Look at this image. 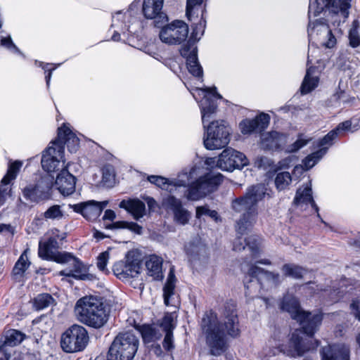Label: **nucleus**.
<instances>
[{"label":"nucleus","mask_w":360,"mask_h":360,"mask_svg":"<svg viewBox=\"0 0 360 360\" xmlns=\"http://www.w3.org/2000/svg\"><path fill=\"white\" fill-rule=\"evenodd\" d=\"M116 214L115 212L112 210H106L105 211L104 215L103 217V220H110L112 221L115 219Z\"/></svg>","instance_id":"obj_63"},{"label":"nucleus","mask_w":360,"mask_h":360,"mask_svg":"<svg viewBox=\"0 0 360 360\" xmlns=\"http://www.w3.org/2000/svg\"><path fill=\"white\" fill-rule=\"evenodd\" d=\"M281 271L283 276L292 277L295 279H300L302 278L307 272V271L303 267L293 264H284L281 268Z\"/></svg>","instance_id":"obj_37"},{"label":"nucleus","mask_w":360,"mask_h":360,"mask_svg":"<svg viewBox=\"0 0 360 360\" xmlns=\"http://www.w3.org/2000/svg\"><path fill=\"white\" fill-rule=\"evenodd\" d=\"M338 137L336 131L331 130L325 136H323L319 142L318 146L322 148L330 147L333 145V141Z\"/></svg>","instance_id":"obj_51"},{"label":"nucleus","mask_w":360,"mask_h":360,"mask_svg":"<svg viewBox=\"0 0 360 360\" xmlns=\"http://www.w3.org/2000/svg\"><path fill=\"white\" fill-rule=\"evenodd\" d=\"M316 4L318 11L316 12L317 13H319L325 7H331L332 11L336 13H339L340 8V4H336L335 0H316Z\"/></svg>","instance_id":"obj_48"},{"label":"nucleus","mask_w":360,"mask_h":360,"mask_svg":"<svg viewBox=\"0 0 360 360\" xmlns=\"http://www.w3.org/2000/svg\"><path fill=\"white\" fill-rule=\"evenodd\" d=\"M223 176L209 173L199 178L191 184L186 191V198L189 200H198L207 194L214 191L222 182Z\"/></svg>","instance_id":"obj_9"},{"label":"nucleus","mask_w":360,"mask_h":360,"mask_svg":"<svg viewBox=\"0 0 360 360\" xmlns=\"http://www.w3.org/2000/svg\"><path fill=\"white\" fill-rule=\"evenodd\" d=\"M127 229L137 234L142 233V227L135 222H127Z\"/></svg>","instance_id":"obj_61"},{"label":"nucleus","mask_w":360,"mask_h":360,"mask_svg":"<svg viewBox=\"0 0 360 360\" xmlns=\"http://www.w3.org/2000/svg\"><path fill=\"white\" fill-rule=\"evenodd\" d=\"M0 44L2 46H4L5 48H6L11 51H15L16 52H20L18 47L13 44L10 35H8V37H1L0 39Z\"/></svg>","instance_id":"obj_54"},{"label":"nucleus","mask_w":360,"mask_h":360,"mask_svg":"<svg viewBox=\"0 0 360 360\" xmlns=\"http://www.w3.org/2000/svg\"><path fill=\"white\" fill-rule=\"evenodd\" d=\"M203 0H187L186 14L189 20L198 13Z\"/></svg>","instance_id":"obj_43"},{"label":"nucleus","mask_w":360,"mask_h":360,"mask_svg":"<svg viewBox=\"0 0 360 360\" xmlns=\"http://www.w3.org/2000/svg\"><path fill=\"white\" fill-rule=\"evenodd\" d=\"M109 260V252L105 251L99 254L97 257V267L98 269L104 273H108V269L106 268L107 264Z\"/></svg>","instance_id":"obj_52"},{"label":"nucleus","mask_w":360,"mask_h":360,"mask_svg":"<svg viewBox=\"0 0 360 360\" xmlns=\"http://www.w3.org/2000/svg\"><path fill=\"white\" fill-rule=\"evenodd\" d=\"M283 276L278 272L265 271L257 265H251L244 279L245 286L247 289L252 287L250 283L256 285L259 283L261 285L265 283L269 286H277L283 281Z\"/></svg>","instance_id":"obj_10"},{"label":"nucleus","mask_w":360,"mask_h":360,"mask_svg":"<svg viewBox=\"0 0 360 360\" xmlns=\"http://www.w3.org/2000/svg\"><path fill=\"white\" fill-rule=\"evenodd\" d=\"M233 148H227L219 155L217 166L222 170L233 171L236 169V161H233Z\"/></svg>","instance_id":"obj_35"},{"label":"nucleus","mask_w":360,"mask_h":360,"mask_svg":"<svg viewBox=\"0 0 360 360\" xmlns=\"http://www.w3.org/2000/svg\"><path fill=\"white\" fill-rule=\"evenodd\" d=\"M55 303V300L48 293L38 295L34 300V307L37 310H42Z\"/></svg>","instance_id":"obj_41"},{"label":"nucleus","mask_w":360,"mask_h":360,"mask_svg":"<svg viewBox=\"0 0 360 360\" xmlns=\"http://www.w3.org/2000/svg\"><path fill=\"white\" fill-rule=\"evenodd\" d=\"M63 153L61 144L57 146L51 144L42 155L41 161L42 168L48 173L58 170L65 164Z\"/></svg>","instance_id":"obj_16"},{"label":"nucleus","mask_w":360,"mask_h":360,"mask_svg":"<svg viewBox=\"0 0 360 360\" xmlns=\"http://www.w3.org/2000/svg\"><path fill=\"white\" fill-rule=\"evenodd\" d=\"M233 161H236V169H241L248 165L247 157L242 153L233 149Z\"/></svg>","instance_id":"obj_53"},{"label":"nucleus","mask_w":360,"mask_h":360,"mask_svg":"<svg viewBox=\"0 0 360 360\" xmlns=\"http://www.w3.org/2000/svg\"><path fill=\"white\" fill-rule=\"evenodd\" d=\"M327 153V148H322L316 152L312 153L302 161L303 165H297L294 168L295 172L302 174L303 171L308 170L313 167Z\"/></svg>","instance_id":"obj_33"},{"label":"nucleus","mask_w":360,"mask_h":360,"mask_svg":"<svg viewBox=\"0 0 360 360\" xmlns=\"http://www.w3.org/2000/svg\"><path fill=\"white\" fill-rule=\"evenodd\" d=\"M140 333L143 341L146 342H150L160 338V335H158L155 330L148 325L142 326Z\"/></svg>","instance_id":"obj_44"},{"label":"nucleus","mask_w":360,"mask_h":360,"mask_svg":"<svg viewBox=\"0 0 360 360\" xmlns=\"http://www.w3.org/2000/svg\"><path fill=\"white\" fill-rule=\"evenodd\" d=\"M319 75L315 67H309L302 83L300 90L302 94H307L314 90L319 84Z\"/></svg>","instance_id":"obj_32"},{"label":"nucleus","mask_w":360,"mask_h":360,"mask_svg":"<svg viewBox=\"0 0 360 360\" xmlns=\"http://www.w3.org/2000/svg\"><path fill=\"white\" fill-rule=\"evenodd\" d=\"M335 4H340L339 13H341L344 17L347 18L349 15L348 10L350 8V4L348 0H335Z\"/></svg>","instance_id":"obj_57"},{"label":"nucleus","mask_w":360,"mask_h":360,"mask_svg":"<svg viewBox=\"0 0 360 360\" xmlns=\"http://www.w3.org/2000/svg\"><path fill=\"white\" fill-rule=\"evenodd\" d=\"M89 337L87 330L80 325L74 324L61 335L60 346L67 353L83 351L87 346Z\"/></svg>","instance_id":"obj_8"},{"label":"nucleus","mask_w":360,"mask_h":360,"mask_svg":"<svg viewBox=\"0 0 360 360\" xmlns=\"http://www.w3.org/2000/svg\"><path fill=\"white\" fill-rule=\"evenodd\" d=\"M162 346L165 349L170 351L174 349L173 344V333L167 332L165 333V336L162 342Z\"/></svg>","instance_id":"obj_56"},{"label":"nucleus","mask_w":360,"mask_h":360,"mask_svg":"<svg viewBox=\"0 0 360 360\" xmlns=\"http://www.w3.org/2000/svg\"><path fill=\"white\" fill-rule=\"evenodd\" d=\"M201 326L210 354L219 356L225 352L228 344L223 325L219 323L217 315L212 311L205 314L202 319Z\"/></svg>","instance_id":"obj_5"},{"label":"nucleus","mask_w":360,"mask_h":360,"mask_svg":"<svg viewBox=\"0 0 360 360\" xmlns=\"http://www.w3.org/2000/svg\"><path fill=\"white\" fill-rule=\"evenodd\" d=\"M352 127V122L350 120H346L340 123L335 129H333L336 131V135L339 136L342 132L350 130Z\"/></svg>","instance_id":"obj_58"},{"label":"nucleus","mask_w":360,"mask_h":360,"mask_svg":"<svg viewBox=\"0 0 360 360\" xmlns=\"http://www.w3.org/2000/svg\"><path fill=\"white\" fill-rule=\"evenodd\" d=\"M51 144L53 146L61 144L63 148L65 145H67L70 153H75L79 146V139L68 127L63 124V127L58 128V138L51 141Z\"/></svg>","instance_id":"obj_20"},{"label":"nucleus","mask_w":360,"mask_h":360,"mask_svg":"<svg viewBox=\"0 0 360 360\" xmlns=\"http://www.w3.org/2000/svg\"><path fill=\"white\" fill-rule=\"evenodd\" d=\"M60 264H66L67 267L59 272V275L72 277L79 280H89L92 277L88 274V267L78 258L66 252L59 259Z\"/></svg>","instance_id":"obj_13"},{"label":"nucleus","mask_w":360,"mask_h":360,"mask_svg":"<svg viewBox=\"0 0 360 360\" xmlns=\"http://www.w3.org/2000/svg\"><path fill=\"white\" fill-rule=\"evenodd\" d=\"M22 162L19 160L14 162H10L6 175L1 179V184L4 185H8L12 180L15 179L20 171Z\"/></svg>","instance_id":"obj_40"},{"label":"nucleus","mask_w":360,"mask_h":360,"mask_svg":"<svg viewBox=\"0 0 360 360\" xmlns=\"http://www.w3.org/2000/svg\"><path fill=\"white\" fill-rule=\"evenodd\" d=\"M44 216L46 219H60L63 217V214L62 210H60V207L59 205H53L50 207L44 214Z\"/></svg>","instance_id":"obj_50"},{"label":"nucleus","mask_w":360,"mask_h":360,"mask_svg":"<svg viewBox=\"0 0 360 360\" xmlns=\"http://www.w3.org/2000/svg\"><path fill=\"white\" fill-rule=\"evenodd\" d=\"M176 278L172 271H170L167 281L163 288L164 302L166 305L169 304V299L174 295Z\"/></svg>","instance_id":"obj_39"},{"label":"nucleus","mask_w":360,"mask_h":360,"mask_svg":"<svg viewBox=\"0 0 360 360\" xmlns=\"http://www.w3.org/2000/svg\"><path fill=\"white\" fill-rule=\"evenodd\" d=\"M269 160L265 157L258 158L257 160V162H256V164L258 167H264L265 164H269Z\"/></svg>","instance_id":"obj_64"},{"label":"nucleus","mask_w":360,"mask_h":360,"mask_svg":"<svg viewBox=\"0 0 360 360\" xmlns=\"http://www.w3.org/2000/svg\"><path fill=\"white\" fill-rule=\"evenodd\" d=\"M30 266V262H28L27 256L25 254V252L22 254L15 263L14 268L13 269V274L15 275H22L26 269Z\"/></svg>","instance_id":"obj_47"},{"label":"nucleus","mask_w":360,"mask_h":360,"mask_svg":"<svg viewBox=\"0 0 360 360\" xmlns=\"http://www.w3.org/2000/svg\"><path fill=\"white\" fill-rule=\"evenodd\" d=\"M188 34V25L184 21L175 20L161 30L160 39L163 43L176 44L184 41Z\"/></svg>","instance_id":"obj_15"},{"label":"nucleus","mask_w":360,"mask_h":360,"mask_svg":"<svg viewBox=\"0 0 360 360\" xmlns=\"http://www.w3.org/2000/svg\"><path fill=\"white\" fill-rule=\"evenodd\" d=\"M177 315L176 312L166 313L164 316L160 326L165 333H173V330L176 327V319Z\"/></svg>","instance_id":"obj_42"},{"label":"nucleus","mask_w":360,"mask_h":360,"mask_svg":"<svg viewBox=\"0 0 360 360\" xmlns=\"http://www.w3.org/2000/svg\"><path fill=\"white\" fill-rule=\"evenodd\" d=\"M285 141L283 134L271 131L261 134L260 146L264 150H276Z\"/></svg>","instance_id":"obj_27"},{"label":"nucleus","mask_w":360,"mask_h":360,"mask_svg":"<svg viewBox=\"0 0 360 360\" xmlns=\"http://www.w3.org/2000/svg\"><path fill=\"white\" fill-rule=\"evenodd\" d=\"M266 194V188L262 184L249 187L245 194L232 201V209L241 217L237 221L236 231L243 235L252 228L257 219V203Z\"/></svg>","instance_id":"obj_2"},{"label":"nucleus","mask_w":360,"mask_h":360,"mask_svg":"<svg viewBox=\"0 0 360 360\" xmlns=\"http://www.w3.org/2000/svg\"><path fill=\"white\" fill-rule=\"evenodd\" d=\"M148 180L158 186V187L168 190L169 192H172L174 190L170 186L177 187H186L189 184V178L187 174H183L178 176L177 179L169 181V179L162 177L161 176L151 175L148 177Z\"/></svg>","instance_id":"obj_25"},{"label":"nucleus","mask_w":360,"mask_h":360,"mask_svg":"<svg viewBox=\"0 0 360 360\" xmlns=\"http://www.w3.org/2000/svg\"><path fill=\"white\" fill-rule=\"evenodd\" d=\"M53 186V176L46 174L34 185H28L22 190L25 198L32 202L49 199Z\"/></svg>","instance_id":"obj_12"},{"label":"nucleus","mask_w":360,"mask_h":360,"mask_svg":"<svg viewBox=\"0 0 360 360\" xmlns=\"http://www.w3.org/2000/svg\"><path fill=\"white\" fill-rule=\"evenodd\" d=\"M127 221H116L111 224L107 225L106 229H127Z\"/></svg>","instance_id":"obj_62"},{"label":"nucleus","mask_w":360,"mask_h":360,"mask_svg":"<svg viewBox=\"0 0 360 360\" xmlns=\"http://www.w3.org/2000/svg\"><path fill=\"white\" fill-rule=\"evenodd\" d=\"M291 182L292 176L288 172H279L276 173L274 184L278 191L288 189Z\"/></svg>","instance_id":"obj_38"},{"label":"nucleus","mask_w":360,"mask_h":360,"mask_svg":"<svg viewBox=\"0 0 360 360\" xmlns=\"http://www.w3.org/2000/svg\"><path fill=\"white\" fill-rule=\"evenodd\" d=\"M135 7H136V4L133 3L130 6L129 11H127L124 15H122L121 12H117L116 13V15L112 17V22H113L112 25L113 26L116 25L115 22L120 21V20L122 18H128L131 17L132 11H133L134 8H135Z\"/></svg>","instance_id":"obj_55"},{"label":"nucleus","mask_w":360,"mask_h":360,"mask_svg":"<svg viewBox=\"0 0 360 360\" xmlns=\"http://www.w3.org/2000/svg\"><path fill=\"white\" fill-rule=\"evenodd\" d=\"M217 103L205 94L200 101V108L202 114V122L205 129L203 143L208 150H217L224 148L230 141V128L224 120H216L207 126L210 115L215 112Z\"/></svg>","instance_id":"obj_1"},{"label":"nucleus","mask_w":360,"mask_h":360,"mask_svg":"<svg viewBox=\"0 0 360 360\" xmlns=\"http://www.w3.org/2000/svg\"><path fill=\"white\" fill-rule=\"evenodd\" d=\"M270 117L268 114L261 113L255 119H246L240 123V129L243 134H250L253 132H261L269 124Z\"/></svg>","instance_id":"obj_21"},{"label":"nucleus","mask_w":360,"mask_h":360,"mask_svg":"<svg viewBox=\"0 0 360 360\" xmlns=\"http://www.w3.org/2000/svg\"><path fill=\"white\" fill-rule=\"evenodd\" d=\"M350 349L345 344L323 347L321 352L322 360H349Z\"/></svg>","instance_id":"obj_24"},{"label":"nucleus","mask_w":360,"mask_h":360,"mask_svg":"<svg viewBox=\"0 0 360 360\" xmlns=\"http://www.w3.org/2000/svg\"><path fill=\"white\" fill-rule=\"evenodd\" d=\"M181 55L186 59L187 68L195 77L202 75V68L198 60L197 47L191 42L185 44L180 50Z\"/></svg>","instance_id":"obj_19"},{"label":"nucleus","mask_w":360,"mask_h":360,"mask_svg":"<svg viewBox=\"0 0 360 360\" xmlns=\"http://www.w3.org/2000/svg\"><path fill=\"white\" fill-rule=\"evenodd\" d=\"M354 27H352L349 32V40L350 46L353 48H356L360 45V37L357 30L359 26L358 22H354Z\"/></svg>","instance_id":"obj_49"},{"label":"nucleus","mask_w":360,"mask_h":360,"mask_svg":"<svg viewBox=\"0 0 360 360\" xmlns=\"http://www.w3.org/2000/svg\"><path fill=\"white\" fill-rule=\"evenodd\" d=\"M162 259L157 255H150L146 262L147 274L154 279L162 277Z\"/></svg>","instance_id":"obj_34"},{"label":"nucleus","mask_w":360,"mask_h":360,"mask_svg":"<svg viewBox=\"0 0 360 360\" xmlns=\"http://www.w3.org/2000/svg\"><path fill=\"white\" fill-rule=\"evenodd\" d=\"M282 310L289 313L292 319L302 326L303 333L311 337L319 329L323 320V314L308 312L300 308L297 299L292 295L284 296L281 304Z\"/></svg>","instance_id":"obj_4"},{"label":"nucleus","mask_w":360,"mask_h":360,"mask_svg":"<svg viewBox=\"0 0 360 360\" xmlns=\"http://www.w3.org/2000/svg\"><path fill=\"white\" fill-rule=\"evenodd\" d=\"M65 238V233L60 234L58 230L55 229L51 231V235L49 237L47 240L44 242H39V256L44 259L51 260L59 263V259L65 252H58L59 245L58 240H63Z\"/></svg>","instance_id":"obj_14"},{"label":"nucleus","mask_w":360,"mask_h":360,"mask_svg":"<svg viewBox=\"0 0 360 360\" xmlns=\"http://www.w3.org/2000/svg\"><path fill=\"white\" fill-rule=\"evenodd\" d=\"M260 238L257 236H250L248 238L238 237L233 242V250L236 251H241L245 250V247H248L253 255L259 253V245Z\"/></svg>","instance_id":"obj_29"},{"label":"nucleus","mask_w":360,"mask_h":360,"mask_svg":"<svg viewBox=\"0 0 360 360\" xmlns=\"http://www.w3.org/2000/svg\"><path fill=\"white\" fill-rule=\"evenodd\" d=\"M163 0H144L143 13L148 19L165 18L162 13Z\"/></svg>","instance_id":"obj_28"},{"label":"nucleus","mask_w":360,"mask_h":360,"mask_svg":"<svg viewBox=\"0 0 360 360\" xmlns=\"http://www.w3.org/2000/svg\"><path fill=\"white\" fill-rule=\"evenodd\" d=\"M68 166L61 169L55 181L56 188L63 195H70L75 191L76 179L68 172Z\"/></svg>","instance_id":"obj_22"},{"label":"nucleus","mask_w":360,"mask_h":360,"mask_svg":"<svg viewBox=\"0 0 360 360\" xmlns=\"http://www.w3.org/2000/svg\"><path fill=\"white\" fill-rule=\"evenodd\" d=\"M307 30L309 43L316 36L319 44L326 48H333L336 44V39L327 24L316 21L311 27V23H309Z\"/></svg>","instance_id":"obj_17"},{"label":"nucleus","mask_w":360,"mask_h":360,"mask_svg":"<svg viewBox=\"0 0 360 360\" xmlns=\"http://www.w3.org/2000/svg\"><path fill=\"white\" fill-rule=\"evenodd\" d=\"M25 334L22 332L12 329L8 330L4 335V340L0 341V352L4 353V356L0 360H8L10 355L8 354L7 347H14L19 345L25 338Z\"/></svg>","instance_id":"obj_26"},{"label":"nucleus","mask_w":360,"mask_h":360,"mask_svg":"<svg viewBox=\"0 0 360 360\" xmlns=\"http://www.w3.org/2000/svg\"><path fill=\"white\" fill-rule=\"evenodd\" d=\"M107 202H98L94 200L84 202L72 205V208L76 212L80 213L88 220H96L101 214Z\"/></svg>","instance_id":"obj_18"},{"label":"nucleus","mask_w":360,"mask_h":360,"mask_svg":"<svg viewBox=\"0 0 360 360\" xmlns=\"http://www.w3.org/2000/svg\"><path fill=\"white\" fill-rule=\"evenodd\" d=\"M139 339L132 332L119 333L112 342L108 360H132L138 350Z\"/></svg>","instance_id":"obj_6"},{"label":"nucleus","mask_w":360,"mask_h":360,"mask_svg":"<svg viewBox=\"0 0 360 360\" xmlns=\"http://www.w3.org/2000/svg\"><path fill=\"white\" fill-rule=\"evenodd\" d=\"M119 206L131 213L136 220L143 217L145 214L146 205L142 201L137 199L123 200L120 202Z\"/></svg>","instance_id":"obj_31"},{"label":"nucleus","mask_w":360,"mask_h":360,"mask_svg":"<svg viewBox=\"0 0 360 360\" xmlns=\"http://www.w3.org/2000/svg\"><path fill=\"white\" fill-rule=\"evenodd\" d=\"M210 210L207 205L198 206L196 207L195 217L200 219L203 215H208Z\"/></svg>","instance_id":"obj_60"},{"label":"nucleus","mask_w":360,"mask_h":360,"mask_svg":"<svg viewBox=\"0 0 360 360\" xmlns=\"http://www.w3.org/2000/svg\"><path fill=\"white\" fill-rule=\"evenodd\" d=\"M224 326L229 335L233 338L239 335L240 330L239 328L238 319L234 311H231L230 313L226 314Z\"/></svg>","instance_id":"obj_36"},{"label":"nucleus","mask_w":360,"mask_h":360,"mask_svg":"<svg viewBox=\"0 0 360 360\" xmlns=\"http://www.w3.org/2000/svg\"><path fill=\"white\" fill-rule=\"evenodd\" d=\"M310 140L311 139L309 138H307L304 135L300 134L297 139L293 143L287 146L285 150L287 153H295L305 146Z\"/></svg>","instance_id":"obj_46"},{"label":"nucleus","mask_w":360,"mask_h":360,"mask_svg":"<svg viewBox=\"0 0 360 360\" xmlns=\"http://www.w3.org/2000/svg\"><path fill=\"white\" fill-rule=\"evenodd\" d=\"M141 269V261L139 255L129 251L124 260L116 262L112 268L114 274L120 279H128L137 277Z\"/></svg>","instance_id":"obj_11"},{"label":"nucleus","mask_w":360,"mask_h":360,"mask_svg":"<svg viewBox=\"0 0 360 360\" xmlns=\"http://www.w3.org/2000/svg\"><path fill=\"white\" fill-rule=\"evenodd\" d=\"M294 203L297 206L302 204H311V207L317 212V216L320 217L319 207L312 197L311 184L310 182L309 185H307L304 188H299L297 191L294 198Z\"/></svg>","instance_id":"obj_30"},{"label":"nucleus","mask_w":360,"mask_h":360,"mask_svg":"<svg viewBox=\"0 0 360 360\" xmlns=\"http://www.w3.org/2000/svg\"><path fill=\"white\" fill-rule=\"evenodd\" d=\"M165 204L172 211L174 219L176 223L181 225L188 224L191 218V214L183 207L179 199L171 195L165 199Z\"/></svg>","instance_id":"obj_23"},{"label":"nucleus","mask_w":360,"mask_h":360,"mask_svg":"<svg viewBox=\"0 0 360 360\" xmlns=\"http://www.w3.org/2000/svg\"><path fill=\"white\" fill-rule=\"evenodd\" d=\"M302 331L295 330L289 340L288 345H280L275 340L269 341V351L266 352V355L274 356L279 352H283L290 356H302L306 351L314 349V347L309 345L301 335Z\"/></svg>","instance_id":"obj_7"},{"label":"nucleus","mask_w":360,"mask_h":360,"mask_svg":"<svg viewBox=\"0 0 360 360\" xmlns=\"http://www.w3.org/2000/svg\"><path fill=\"white\" fill-rule=\"evenodd\" d=\"M205 21L204 20H202V18L200 19V22L196 24L193 27V32L191 33V38L188 41L186 44H188V43L191 42L194 46H195V42L198 41L200 39L201 36L203 34L204 30H205Z\"/></svg>","instance_id":"obj_45"},{"label":"nucleus","mask_w":360,"mask_h":360,"mask_svg":"<svg viewBox=\"0 0 360 360\" xmlns=\"http://www.w3.org/2000/svg\"><path fill=\"white\" fill-rule=\"evenodd\" d=\"M350 307L356 319L360 321V301L359 300H353Z\"/></svg>","instance_id":"obj_59"},{"label":"nucleus","mask_w":360,"mask_h":360,"mask_svg":"<svg viewBox=\"0 0 360 360\" xmlns=\"http://www.w3.org/2000/svg\"><path fill=\"white\" fill-rule=\"evenodd\" d=\"M75 312L82 323L100 328L108 321L110 311L101 298L85 296L79 299L75 306Z\"/></svg>","instance_id":"obj_3"}]
</instances>
